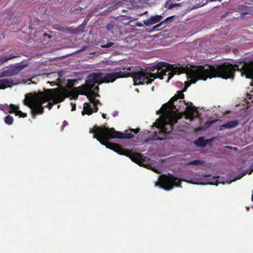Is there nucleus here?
I'll use <instances>...</instances> for the list:
<instances>
[{
    "label": "nucleus",
    "instance_id": "obj_1",
    "mask_svg": "<svg viewBox=\"0 0 253 253\" xmlns=\"http://www.w3.org/2000/svg\"><path fill=\"white\" fill-rule=\"evenodd\" d=\"M179 66V65H178ZM160 71H167L165 75H169L167 82L175 74L180 75L186 73L187 77L190 78L193 83L198 80H206L209 78H221L224 79H233L236 71H240L242 76H246L250 78L253 74V62L240 63L239 65L232 64L228 62L214 66H210L209 69H205L203 66H197L194 70H190L187 66L185 67L177 66L174 65L167 64Z\"/></svg>",
    "mask_w": 253,
    "mask_h": 253
},
{
    "label": "nucleus",
    "instance_id": "obj_2",
    "mask_svg": "<svg viewBox=\"0 0 253 253\" xmlns=\"http://www.w3.org/2000/svg\"><path fill=\"white\" fill-rule=\"evenodd\" d=\"M167 64L168 63L160 62L149 67L148 69H141L131 73L126 71L115 72L105 74L102 73H92L87 76L85 84L84 85L94 86L95 84H100L104 82L106 83H113L117 79L129 76L133 78L135 84H149L156 78L163 79V77L166 74L167 71L160 70Z\"/></svg>",
    "mask_w": 253,
    "mask_h": 253
},
{
    "label": "nucleus",
    "instance_id": "obj_3",
    "mask_svg": "<svg viewBox=\"0 0 253 253\" xmlns=\"http://www.w3.org/2000/svg\"><path fill=\"white\" fill-rule=\"evenodd\" d=\"M93 133V138L100 142L101 144L105 145L107 148H109L117 153L125 155L129 157L132 161L145 167H147L148 161L149 158L144 156L139 153H134L131 150L124 149L120 145L109 142L111 138L131 139L134 137V135L126 131L122 133L116 131L113 128L98 126H95L93 129L90 128L89 133Z\"/></svg>",
    "mask_w": 253,
    "mask_h": 253
},
{
    "label": "nucleus",
    "instance_id": "obj_4",
    "mask_svg": "<svg viewBox=\"0 0 253 253\" xmlns=\"http://www.w3.org/2000/svg\"><path fill=\"white\" fill-rule=\"evenodd\" d=\"M80 90L78 87L72 90H61L59 88H55L47 89L45 92L28 93L25 95L23 103L30 109L32 117L35 119L37 116L43 114L44 107L43 104L46 101L52 100L55 104H57L63 101L68 97H70V99H77Z\"/></svg>",
    "mask_w": 253,
    "mask_h": 253
},
{
    "label": "nucleus",
    "instance_id": "obj_5",
    "mask_svg": "<svg viewBox=\"0 0 253 253\" xmlns=\"http://www.w3.org/2000/svg\"><path fill=\"white\" fill-rule=\"evenodd\" d=\"M186 89L185 87L183 90L178 91L177 94L173 96L158 111V114H162L165 117V124L160 128V132L165 134L169 133L173 129V125L177 123L178 119L181 118V114L177 112L179 108L177 109L174 103L178 99L184 98L183 92Z\"/></svg>",
    "mask_w": 253,
    "mask_h": 253
},
{
    "label": "nucleus",
    "instance_id": "obj_6",
    "mask_svg": "<svg viewBox=\"0 0 253 253\" xmlns=\"http://www.w3.org/2000/svg\"><path fill=\"white\" fill-rule=\"evenodd\" d=\"M94 85H82L79 87L80 89V94L84 95L87 96L89 100V103H84V104L83 111L82 112L83 115L85 114L90 115L93 112H97L98 110V105H101L98 99H96V93L92 90Z\"/></svg>",
    "mask_w": 253,
    "mask_h": 253
},
{
    "label": "nucleus",
    "instance_id": "obj_7",
    "mask_svg": "<svg viewBox=\"0 0 253 253\" xmlns=\"http://www.w3.org/2000/svg\"><path fill=\"white\" fill-rule=\"evenodd\" d=\"M180 183L181 180L172 174L162 175L160 176L159 181L155 182V185L168 191L174 186H180Z\"/></svg>",
    "mask_w": 253,
    "mask_h": 253
},
{
    "label": "nucleus",
    "instance_id": "obj_8",
    "mask_svg": "<svg viewBox=\"0 0 253 253\" xmlns=\"http://www.w3.org/2000/svg\"><path fill=\"white\" fill-rule=\"evenodd\" d=\"M186 112L188 117L193 120L197 117L199 112L195 106H189L186 107Z\"/></svg>",
    "mask_w": 253,
    "mask_h": 253
},
{
    "label": "nucleus",
    "instance_id": "obj_9",
    "mask_svg": "<svg viewBox=\"0 0 253 253\" xmlns=\"http://www.w3.org/2000/svg\"><path fill=\"white\" fill-rule=\"evenodd\" d=\"M16 109V105L13 104H11L9 105H8L6 104H0V109L5 113H13L14 110H15Z\"/></svg>",
    "mask_w": 253,
    "mask_h": 253
},
{
    "label": "nucleus",
    "instance_id": "obj_10",
    "mask_svg": "<svg viewBox=\"0 0 253 253\" xmlns=\"http://www.w3.org/2000/svg\"><path fill=\"white\" fill-rule=\"evenodd\" d=\"M17 74V70L16 69L11 68L6 70H4L0 73V78L3 77H7L12 76Z\"/></svg>",
    "mask_w": 253,
    "mask_h": 253
},
{
    "label": "nucleus",
    "instance_id": "obj_11",
    "mask_svg": "<svg viewBox=\"0 0 253 253\" xmlns=\"http://www.w3.org/2000/svg\"><path fill=\"white\" fill-rule=\"evenodd\" d=\"M13 84V81L7 79H0V89H4L10 87Z\"/></svg>",
    "mask_w": 253,
    "mask_h": 253
},
{
    "label": "nucleus",
    "instance_id": "obj_12",
    "mask_svg": "<svg viewBox=\"0 0 253 253\" xmlns=\"http://www.w3.org/2000/svg\"><path fill=\"white\" fill-rule=\"evenodd\" d=\"M239 124V122L237 120H233L228 122L227 123L222 125L220 126L219 130H221L223 128H232L237 126Z\"/></svg>",
    "mask_w": 253,
    "mask_h": 253
},
{
    "label": "nucleus",
    "instance_id": "obj_13",
    "mask_svg": "<svg viewBox=\"0 0 253 253\" xmlns=\"http://www.w3.org/2000/svg\"><path fill=\"white\" fill-rule=\"evenodd\" d=\"M207 143V140L205 139L203 137H200L196 141H194V144L196 145L201 147H205Z\"/></svg>",
    "mask_w": 253,
    "mask_h": 253
},
{
    "label": "nucleus",
    "instance_id": "obj_14",
    "mask_svg": "<svg viewBox=\"0 0 253 253\" xmlns=\"http://www.w3.org/2000/svg\"><path fill=\"white\" fill-rule=\"evenodd\" d=\"M163 17H150V19L147 22H145L146 26H149L160 21Z\"/></svg>",
    "mask_w": 253,
    "mask_h": 253
},
{
    "label": "nucleus",
    "instance_id": "obj_15",
    "mask_svg": "<svg viewBox=\"0 0 253 253\" xmlns=\"http://www.w3.org/2000/svg\"><path fill=\"white\" fill-rule=\"evenodd\" d=\"M19 55L18 53H15L14 55H12V54L9 55L8 56H3L0 59V64H2L6 62H7L8 60L13 59L14 58L19 57Z\"/></svg>",
    "mask_w": 253,
    "mask_h": 253
},
{
    "label": "nucleus",
    "instance_id": "obj_16",
    "mask_svg": "<svg viewBox=\"0 0 253 253\" xmlns=\"http://www.w3.org/2000/svg\"><path fill=\"white\" fill-rule=\"evenodd\" d=\"M126 4V6L128 7L129 9L131 8V6H133V4L132 3V2L130 0H120V1L115 4V7H113V9H115V8H117V5H119L120 4Z\"/></svg>",
    "mask_w": 253,
    "mask_h": 253
},
{
    "label": "nucleus",
    "instance_id": "obj_17",
    "mask_svg": "<svg viewBox=\"0 0 253 253\" xmlns=\"http://www.w3.org/2000/svg\"><path fill=\"white\" fill-rule=\"evenodd\" d=\"M19 107L16 105V109L14 110L13 113L15 114L16 116H18L20 118H25L27 116V114L26 113H23L20 110H19Z\"/></svg>",
    "mask_w": 253,
    "mask_h": 253
},
{
    "label": "nucleus",
    "instance_id": "obj_18",
    "mask_svg": "<svg viewBox=\"0 0 253 253\" xmlns=\"http://www.w3.org/2000/svg\"><path fill=\"white\" fill-rule=\"evenodd\" d=\"M174 17H167V18L164 21H163L162 22H160L159 24L156 25H155L154 27H153V30H156V29H157L160 26H161V25H163L164 24H165V23H167L168 22V21H171L172 20V18H173Z\"/></svg>",
    "mask_w": 253,
    "mask_h": 253
},
{
    "label": "nucleus",
    "instance_id": "obj_19",
    "mask_svg": "<svg viewBox=\"0 0 253 253\" xmlns=\"http://www.w3.org/2000/svg\"><path fill=\"white\" fill-rule=\"evenodd\" d=\"M4 122L6 124L8 125H12L13 122V117L9 115H7L4 118Z\"/></svg>",
    "mask_w": 253,
    "mask_h": 253
},
{
    "label": "nucleus",
    "instance_id": "obj_20",
    "mask_svg": "<svg viewBox=\"0 0 253 253\" xmlns=\"http://www.w3.org/2000/svg\"><path fill=\"white\" fill-rule=\"evenodd\" d=\"M203 163H204L203 161L201 160H194L192 162H190L189 163H188L187 165L198 166V165H202V164H203Z\"/></svg>",
    "mask_w": 253,
    "mask_h": 253
},
{
    "label": "nucleus",
    "instance_id": "obj_21",
    "mask_svg": "<svg viewBox=\"0 0 253 253\" xmlns=\"http://www.w3.org/2000/svg\"><path fill=\"white\" fill-rule=\"evenodd\" d=\"M216 121V120H209L208 121H207L205 124V126L206 127V128H208L209 127H210L212 124H213V123H214Z\"/></svg>",
    "mask_w": 253,
    "mask_h": 253
},
{
    "label": "nucleus",
    "instance_id": "obj_22",
    "mask_svg": "<svg viewBox=\"0 0 253 253\" xmlns=\"http://www.w3.org/2000/svg\"><path fill=\"white\" fill-rule=\"evenodd\" d=\"M163 140V138L155 136H154L152 138H149L146 139L144 141L146 143H148L150 140Z\"/></svg>",
    "mask_w": 253,
    "mask_h": 253
},
{
    "label": "nucleus",
    "instance_id": "obj_23",
    "mask_svg": "<svg viewBox=\"0 0 253 253\" xmlns=\"http://www.w3.org/2000/svg\"><path fill=\"white\" fill-rule=\"evenodd\" d=\"M77 82L76 80L69 79L67 81L68 85L69 87H72L75 84V83Z\"/></svg>",
    "mask_w": 253,
    "mask_h": 253
},
{
    "label": "nucleus",
    "instance_id": "obj_24",
    "mask_svg": "<svg viewBox=\"0 0 253 253\" xmlns=\"http://www.w3.org/2000/svg\"><path fill=\"white\" fill-rule=\"evenodd\" d=\"M114 44V42H109L106 44L101 45V47L103 48H108L113 46Z\"/></svg>",
    "mask_w": 253,
    "mask_h": 253
},
{
    "label": "nucleus",
    "instance_id": "obj_25",
    "mask_svg": "<svg viewBox=\"0 0 253 253\" xmlns=\"http://www.w3.org/2000/svg\"><path fill=\"white\" fill-rule=\"evenodd\" d=\"M179 5L178 4H170L169 2H167L166 3V7H168L169 9H171L174 7L177 6Z\"/></svg>",
    "mask_w": 253,
    "mask_h": 253
},
{
    "label": "nucleus",
    "instance_id": "obj_26",
    "mask_svg": "<svg viewBox=\"0 0 253 253\" xmlns=\"http://www.w3.org/2000/svg\"><path fill=\"white\" fill-rule=\"evenodd\" d=\"M24 66L21 65H19L15 66V67H13V68L17 69V74H18L19 71H20L21 70H22L24 68Z\"/></svg>",
    "mask_w": 253,
    "mask_h": 253
},
{
    "label": "nucleus",
    "instance_id": "obj_27",
    "mask_svg": "<svg viewBox=\"0 0 253 253\" xmlns=\"http://www.w3.org/2000/svg\"><path fill=\"white\" fill-rule=\"evenodd\" d=\"M218 177H219L218 176H217V177H212V179H213L212 181H210V182L209 181L208 182V183L210 184H212V185L215 184H216V182L217 181V178H218Z\"/></svg>",
    "mask_w": 253,
    "mask_h": 253
},
{
    "label": "nucleus",
    "instance_id": "obj_28",
    "mask_svg": "<svg viewBox=\"0 0 253 253\" xmlns=\"http://www.w3.org/2000/svg\"><path fill=\"white\" fill-rule=\"evenodd\" d=\"M106 27L108 31H111L113 29L114 25L112 23H108Z\"/></svg>",
    "mask_w": 253,
    "mask_h": 253
},
{
    "label": "nucleus",
    "instance_id": "obj_29",
    "mask_svg": "<svg viewBox=\"0 0 253 253\" xmlns=\"http://www.w3.org/2000/svg\"><path fill=\"white\" fill-rule=\"evenodd\" d=\"M48 103H47V106L48 107L49 109H50L53 105V104H55L54 101L52 100L48 101Z\"/></svg>",
    "mask_w": 253,
    "mask_h": 253
},
{
    "label": "nucleus",
    "instance_id": "obj_30",
    "mask_svg": "<svg viewBox=\"0 0 253 253\" xmlns=\"http://www.w3.org/2000/svg\"><path fill=\"white\" fill-rule=\"evenodd\" d=\"M88 20H89V18H88V17H86L84 21V22L82 23V25L80 26V28H81L82 27L85 26L87 22L88 21Z\"/></svg>",
    "mask_w": 253,
    "mask_h": 253
},
{
    "label": "nucleus",
    "instance_id": "obj_31",
    "mask_svg": "<svg viewBox=\"0 0 253 253\" xmlns=\"http://www.w3.org/2000/svg\"><path fill=\"white\" fill-rule=\"evenodd\" d=\"M71 105L72 106V111H74L76 110V104H74L72 102L71 103Z\"/></svg>",
    "mask_w": 253,
    "mask_h": 253
},
{
    "label": "nucleus",
    "instance_id": "obj_32",
    "mask_svg": "<svg viewBox=\"0 0 253 253\" xmlns=\"http://www.w3.org/2000/svg\"><path fill=\"white\" fill-rule=\"evenodd\" d=\"M130 130L135 133H137L139 131L140 129L139 128H137L136 129H131Z\"/></svg>",
    "mask_w": 253,
    "mask_h": 253
},
{
    "label": "nucleus",
    "instance_id": "obj_33",
    "mask_svg": "<svg viewBox=\"0 0 253 253\" xmlns=\"http://www.w3.org/2000/svg\"><path fill=\"white\" fill-rule=\"evenodd\" d=\"M118 115V112L115 111V112H113V116L114 117H115L117 116Z\"/></svg>",
    "mask_w": 253,
    "mask_h": 253
},
{
    "label": "nucleus",
    "instance_id": "obj_34",
    "mask_svg": "<svg viewBox=\"0 0 253 253\" xmlns=\"http://www.w3.org/2000/svg\"><path fill=\"white\" fill-rule=\"evenodd\" d=\"M92 89H94V90L95 91H98L99 90V87L98 86L95 85Z\"/></svg>",
    "mask_w": 253,
    "mask_h": 253
},
{
    "label": "nucleus",
    "instance_id": "obj_35",
    "mask_svg": "<svg viewBox=\"0 0 253 253\" xmlns=\"http://www.w3.org/2000/svg\"><path fill=\"white\" fill-rule=\"evenodd\" d=\"M136 25H137L138 27H141L143 26L142 24L140 22L136 23Z\"/></svg>",
    "mask_w": 253,
    "mask_h": 253
},
{
    "label": "nucleus",
    "instance_id": "obj_36",
    "mask_svg": "<svg viewBox=\"0 0 253 253\" xmlns=\"http://www.w3.org/2000/svg\"><path fill=\"white\" fill-rule=\"evenodd\" d=\"M147 0H139L140 3H143L145 2Z\"/></svg>",
    "mask_w": 253,
    "mask_h": 253
},
{
    "label": "nucleus",
    "instance_id": "obj_37",
    "mask_svg": "<svg viewBox=\"0 0 253 253\" xmlns=\"http://www.w3.org/2000/svg\"><path fill=\"white\" fill-rule=\"evenodd\" d=\"M43 35H44V36H48V38H51V36H49V35L47 34L46 33H44V34H43Z\"/></svg>",
    "mask_w": 253,
    "mask_h": 253
},
{
    "label": "nucleus",
    "instance_id": "obj_38",
    "mask_svg": "<svg viewBox=\"0 0 253 253\" xmlns=\"http://www.w3.org/2000/svg\"><path fill=\"white\" fill-rule=\"evenodd\" d=\"M102 117L104 118V119H106V115L105 114H102Z\"/></svg>",
    "mask_w": 253,
    "mask_h": 253
},
{
    "label": "nucleus",
    "instance_id": "obj_39",
    "mask_svg": "<svg viewBox=\"0 0 253 253\" xmlns=\"http://www.w3.org/2000/svg\"><path fill=\"white\" fill-rule=\"evenodd\" d=\"M147 11H146L144 12L143 13H141V14H139V16H141V15H142L143 14H146L147 13Z\"/></svg>",
    "mask_w": 253,
    "mask_h": 253
},
{
    "label": "nucleus",
    "instance_id": "obj_40",
    "mask_svg": "<svg viewBox=\"0 0 253 253\" xmlns=\"http://www.w3.org/2000/svg\"><path fill=\"white\" fill-rule=\"evenodd\" d=\"M250 13L248 12H244L243 13V15H245V14H250Z\"/></svg>",
    "mask_w": 253,
    "mask_h": 253
},
{
    "label": "nucleus",
    "instance_id": "obj_41",
    "mask_svg": "<svg viewBox=\"0 0 253 253\" xmlns=\"http://www.w3.org/2000/svg\"><path fill=\"white\" fill-rule=\"evenodd\" d=\"M62 73H61V72H59L58 73V76H59V77H61V76H62Z\"/></svg>",
    "mask_w": 253,
    "mask_h": 253
},
{
    "label": "nucleus",
    "instance_id": "obj_42",
    "mask_svg": "<svg viewBox=\"0 0 253 253\" xmlns=\"http://www.w3.org/2000/svg\"><path fill=\"white\" fill-rule=\"evenodd\" d=\"M99 96H100L99 94L96 93V97H99Z\"/></svg>",
    "mask_w": 253,
    "mask_h": 253
},
{
    "label": "nucleus",
    "instance_id": "obj_43",
    "mask_svg": "<svg viewBox=\"0 0 253 253\" xmlns=\"http://www.w3.org/2000/svg\"><path fill=\"white\" fill-rule=\"evenodd\" d=\"M253 171V169H252V170L250 171V172H249V174H251V173H252V172Z\"/></svg>",
    "mask_w": 253,
    "mask_h": 253
},
{
    "label": "nucleus",
    "instance_id": "obj_44",
    "mask_svg": "<svg viewBox=\"0 0 253 253\" xmlns=\"http://www.w3.org/2000/svg\"><path fill=\"white\" fill-rule=\"evenodd\" d=\"M179 103H184V101H179Z\"/></svg>",
    "mask_w": 253,
    "mask_h": 253
},
{
    "label": "nucleus",
    "instance_id": "obj_45",
    "mask_svg": "<svg viewBox=\"0 0 253 253\" xmlns=\"http://www.w3.org/2000/svg\"><path fill=\"white\" fill-rule=\"evenodd\" d=\"M207 177H208V179H211V176H208Z\"/></svg>",
    "mask_w": 253,
    "mask_h": 253
},
{
    "label": "nucleus",
    "instance_id": "obj_46",
    "mask_svg": "<svg viewBox=\"0 0 253 253\" xmlns=\"http://www.w3.org/2000/svg\"><path fill=\"white\" fill-rule=\"evenodd\" d=\"M249 209H250V208H249V207H247V211H249Z\"/></svg>",
    "mask_w": 253,
    "mask_h": 253
},
{
    "label": "nucleus",
    "instance_id": "obj_47",
    "mask_svg": "<svg viewBox=\"0 0 253 253\" xmlns=\"http://www.w3.org/2000/svg\"><path fill=\"white\" fill-rule=\"evenodd\" d=\"M64 123H65V125L67 124V122H66V121H64Z\"/></svg>",
    "mask_w": 253,
    "mask_h": 253
},
{
    "label": "nucleus",
    "instance_id": "obj_48",
    "mask_svg": "<svg viewBox=\"0 0 253 253\" xmlns=\"http://www.w3.org/2000/svg\"><path fill=\"white\" fill-rule=\"evenodd\" d=\"M127 17L128 18V19H132V18H133V17Z\"/></svg>",
    "mask_w": 253,
    "mask_h": 253
},
{
    "label": "nucleus",
    "instance_id": "obj_49",
    "mask_svg": "<svg viewBox=\"0 0 253 253\" xmlns=\"http://www.w3.org/2000/svg\"><path fill=\"white\" fill-rule=\"evenodd\" d=\"M127 70H130V68L129 67L128 69H127Z\"/></svg>",
    "mask_w": 253,
    "mask_h": 253
}]
</instances>
